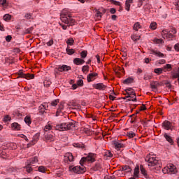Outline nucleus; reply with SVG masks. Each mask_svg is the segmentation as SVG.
<instances>
[{
  "label": "nucleus",
  "mask_w": 179,
  "mask_h": 179,
  "mask_svg": "<svg viewBox=\"0 0 179 179\" xmlns=\"http://www.w3.org/2000/svg\"><path fill=\"white\" fill-rule=\"evenodd\" d=\"M134 177L139 178V165H136L134 171Z\"/></svg>",
  "instance_id": "cd10ccee"
},
{
  "label": "nucleus",
  "mask_w": 179,
  "mask_h": 179,
  "mask_svg": "<svg viewBox=\"0 0 179 179\" xmlns=\"http://www.w3.org/2000/svg\"><path fill=\"white\" fill-rule=\"evenodd\" d=\"M173 69V67L171 66V64H166L165 66H164V69H169L168 71H171V69Z\"/></svg>",
  "instance_id": "4d7b16f0"
},
{
  "label": "nucleus",
  "mask_w": 179,
  "mask_h": 179,
  "mask_svg": "<svg viewBox=\"0 0 179 179\" xmlns=\"http://www.w3.org/2000/svg\"><path fill=\"white\" fill-rule=\"evenodd\" d=\"M77 86H83V80H78L77 81Z\"/></svg>",
  "instance_id": "e2e57ef3"
},
{
  "label": "nucleus",
  "mask_w": 179,
  "mask_h": 179,
  "mask_svg": "<svg viewBox=\"0 0 179 179\" xmlns=\"http://www.w3.org/2000/svg\"><path fill=\"white\" fill-rule=\"evenodd\" d=\"M58 103H59V99H55V101L51 102V106L55 107V106H57Z\"/></svg>",
  "instance_id": "6e6d98bb"
},
{
  "label": "nucleus",
  "mask_w": 179,
  "mask_h": 179,
  "mask_svg": "<svg viewBox=\"0 0 179 179\" xmlns=\"http://www.w3.org/2000/svg\"><path fill=\"white\" fill-rule=\"evenodd\" d=\"M150 54L156 55V57H159V58H163L164 57V54L162 53V52L153 49L150 50Z\"/></svg>",
  "instance_id": "2eb2a0df"
},
{
  "label": "nucleus",
  "mask_w": 179,
  "mask_h": 179,
  "mask_svg": "<svg viewBox=\"0 0 179 179\" xmlns=\"http://www.w3.org/2000/svg\"><path fill=\"white\" fill-rule=\"evenodd\" d=\"M150 29H151V30H156L157 29V23H156V22H151Z\"/></svg>",
  "instance_id": "473e14b6"
},
{
  "label": "nucleus",
  "mask_w": 179,
  "mask_h": 179,
  "mask_svg": "<svg viewBox=\"0 0 179 179\" xmlns=\"http://www.w3.org/2000/svg\"><path fill=\"white\" fill-rule=\"evenodd\" d=\"M152 41L155 44H163L164 43V41H163V39H159L157 38H155Z\"/></svg>",
  "instance_id": "7c9ffc66"
},
{
  "label": "nucleus",
  "mask_w": 179,
  "mask_h": 179,
  "mask_svg": "<svg viewBox=\"0 0 179 179\" xmlns=\"http://www.w3.org/2000/svg\"><path fill=\"white\" fill-rule=\"evenodd\" d=\"M114 145L115 149H117V150H120V149L121 148H122V146H124V145L118 141H115L114 142Z\"/></svg>",
  "instance_id": "c756f323"
},
{
  "label": "nucleus",
  "mask_w": 179,
  "mask_h": 179,
  "mask_svg": "<svg viewBox=\"0 0 179 179\" xmlns=\"http://www.w3.org/2000/svg\"><path fill=\"white\" fill-rule=\"evenodd\" d=\"M127 136L128 138H135V136H136V134L134 131H129L127 132Z\"/></svg>",
  "instance_id": "79ce46f5"
},
{
  "label": "nucleus",
  "mask_w": 179,
  "mask_h": 179,
  "mask_svg": "<svg viewBox=\"0 0 179 179\" xmlns=\"http://www.w3.org/2000/svg\"><path fill=\"white\" fill-rule=\"evenodd\" d=\"M128 101H136V96L134 97H127Z\"/></svg>",
  "instance_id": "680f3d73"
},
{
  "label": "nucleus",
  "mask_w": 179,
  "mask_h": 179,
  "mask_svg": "<svg viewBox=\"0 0 179 179\" xmlns=\"http://www.w3.org/2000/svg\"><path fill=\"white\" fill-rule=\"evenodd\" d=\"M145 110H146V106L143 104V105L140 107L139 111H145Z\"/></svg>",
  "instance_id": "69168bd1"
},
{
  "label": "nucleus",
  "mask_w": 179,
  "mask_h": 179,
  "mask_svg": "<svg viewBox=\"0 0 179 179\" xmlns=\"http://www.w3.org/2000/svg\"><path fill=\"white\" fill-rule=\"evenodd\" d=\"M122 170L125 172V173H131V168L129 167V166H124L122 168Z\"/></svg>",
  "instance_id": "58836bf2"
},
{
  "label": "nucleus",
  "mask_w": 179,
  "mask_h": 179,
  "mask_svg": "<svg viewBox=\"0 0 179 179\" xmlns=\"http://www.w3.org/2000/svg\"><path fill=\"white\" fill-rule=\"evenodd\" d=\"M96 16L98 19H101V17L103 16V13L100 12L99 10H98L96 12Z\"/></svg>",
  "instance_id": "bf43d9fd"
},
{
  "label": "nucleus",
  "mask_w": 179,
  "mask_h": 179,
  "mask_svg": "<svg viewBox=\"0 0 179 179\" xmlns=\"http://www.w3.org/2000/svg\"><path fill=\"white\" fill-rule=\"evenodd\" d=\"M36 163H38V158H37V157H34L31 158L29 159V162H28L29 166H31L33 164H36Z\"/></svg>",
  "instance_id": "b1692460"
},
{
  "label": "nucleus",
  "mask_w": 179,
  "mask_h": 179,
  "mask_svg": "<svg viewBox=\"0 0 179 179\" xmlns=\"http://www.w3.org/2000/svg\"><path fill=\"white\" fill-rule=\"evenodd\" d=\"M74 160L73 155L71 152H66L64 156V163H67V164L72 163Z\"/></svg>",
  "instance_id": "423d86ee"
},
{
  "label": "nucleus",
  "mask_w": 179,
  "mask_h": 179,
  "mask_svg": "<svg viewBox=\"0 0 179 179\" xmlns=\"http://www.w3.org/2000/svg\"><path fill=\"white\" fill-rule=\"evenodd\" d=\"M105 156H106V157H113V153L109 150H106L105 152Z\"/></svg>",
  "instance_id": "603ef678"
},
{
  "label": "nucleus",
  "mask_w": 179,
  "mask_h": 179,
  "mask_svg": "<svg viewBox=\"0 0 179 179\" xmlns=\"http://www.w3.org/2000/svg\"><path fill=\"white\" fill-rule=\"evenodd\" d=\"M162 128H164V129H166V131H169V129H173V123H171L169 120H165L162 123Z\"/></svg>",
  "instance_id": "1a4fd4ad"
},
{
  "label": "nucleus",
  "mask_w": 179,
  "mask_h": 179,
  "mask_svg": "<svg viewBox=\"0 0 179 179\" xmlns=\"http://www.w3.org/2000/svg\"><path fill=\"white\" fill-rule=\"evenodd\" d=\"M133 81H134V79L129 78L125 79L123 81V83H124V85H129V83H132Z\"/></svg>",
  "instance_id": "c9c22d12"
},
{
  "label": "nucleus",
  "mask_w": 179,
  "mask_h": 179,
  "mask_svg": "<svg viewBox=\"0 0 179 179\" xmlns=\"http://www.w3.org/2000/svg\"><path fill=\"white\" fill-rule=\"evenodd\" d=\"M48 108V103H43L38 107L39 113H41V114H44L45 113V110Z\"/></svg>",
  "instance_id": "4468645a"
},
{
  "label": "nucleus",
  "mask_w": 179,
  "mask_h": 179,
  "mask_svg": "<svg viewBox=\"0 0 179 179\" xmlns=\"http://www.w3.org/2000/svg\"><path fill=\"white\" fill-rule=\"evenodd\" d=\"M110 2L116 6H121V2L115 1V0H110Z\"/></svg>",
  "instance_id": "c03bdc74"
},
{
  "label": "nucleus",
  "mask_w": 179,
  "mask_h": 179,
  "mask_svg": "<svg viewBox=\"0 0 179 179\" xmlns=\"http://www.w3.org/2000/svg\"><path fill=\"white\" fill-rule=\"evenodd\" d=\"M24 122L27 125H30V124H31V117H30V116H26L24 117Z\"/></svg>",
  "instance_id": "72a5a7b5"
},
{
  "label": "nucleus",
  "mask_w": 179,
  "mask_h": 179,
  "mask_svg": "<svg viewBox=\"0 0 179 179\" xmlns=\"http://www.w3.org/2000/svg\"><path fill=\"white\" fill-rule=\"evenodd\" d=\"M162 173L164 174H176L177 173V168L176 166L169 164L162 169Z\"/></svg>",
  "instance_id": "20e7f679"
},
{
  "label": "nucleus",
  "mask_w": 179,
  "mask_h": 179,
  "mask_svg": "<svg viewBox=\"0 0 179 179\" xmlns=\"http://www.w3.org/2000/svg\"><path fill=\"white\" fill-rule=\"evenodd\" d=\"M164 138L166 139L167 142H169V143H173V138H171V136L164 134Z\"/></svg>",
  "instance_id": "4c0bfd02"
},
{
  "label": "nucleus",
  "mask_w": 179,
  "mask_h": 179,
  "mask_svg": "<svg viewBox=\"0 0 179 179\" xmlns=\"http://www.w3.org/2000/svg\"><path fill=\"white\" fill-rule=\"evenodd\" d=\"M150 87L152 89V90H156L159 86H160V83L157 81H152L150 84Z\"/></svg>",
  "instance_id": "a211bd4d"
},
{
  "label": "nucleus",
  "mask_w": 179,
  "mask_h": 179,
  "mask_svg": "<svg viewBox=\"0 0 179 179\" xmlns=\"http://www.w3.org/2000/svg\"><path fill=\"white\" fill-rule=\"evenodd\" d=\"M8 1L6 0H0V6L3 8V9H6L8 6Z\"/></svg>",
  "instance_id": "bb28decb"
},
{
  "label": "nucleus",
  "mask_w": 179,
  "mask_h": 179,
  "mask_svg": "<svg viewBox=\"0 0 179 179\" xmlns=\"http://www.w3.org/2000/svg\"><path fill=\"white\" fill-rule=\"evenodd\" d=\"M33 30H34V27H31L22 31V34H23V36H25V34H31V33L33 32Z\"/></svg>",
  "instance_id": "5701e85b"
},
{
  "label": "nucleus",
  "mask_w": 179,
  "mask_h": 179,
  "mask_svg": "<svg viewBox=\"0 0 179 179\" xmlns=\"http://www.w3.org/2000/svg\"><path fill=\"white\" fill-rule=\"evenodd\" d=\"M58 71L59 72L71 71V66H69L68 65L63 64L62 66H59Z\"/></svg>",
  "instance_id": "f3484780"
},
{
  "label": "nucleus",
  "mask_w": 179,
  "mask_h": 179,
  "mask_svg": "<svg viewBox=\"0 0 179 179\" xmlns=\"http://www.w3.org/2000/svg\"><path fill=\"white\" fill-rule=\"evenodd\" d=\"M155 73H157V75H160L163 73V69L157 68L154 70Z\"/></svg>",
  "instance_id": "37998d69"
},
{
  "label": "nucleus",
  "mask_w": 179,
  "mask_h": 179,
  "mask_svg": "<svg viewBox=\"0 0 179 179\" xmlns=\"http://www.w3.org/2000/svg\"><path fill=\"white\" fill-rule=\"evenodd\" d=\"M131 38L133 41H138L141 39V36L134 34L131 36Z\"/></svg>",
  "instance_id": "2f4dec72"
},
{
  "label": "nucleus",
  "mask_w": 179,
  "mask_h": 179,
  "mask_svg": "<svg viewBox=\"0 0 179 179\" xmlns=\"http://www.w3.org/2000/svg\"><path fill=\"white\" fill-rule=\"evenodd\" d=\"M96 155L94 153L90 152L85 158L87 163H94L96 162Z\"/></svg>",
  "instance_id": "6e6552de"
},
{
  "label": "nucleus",
  "mask_w": 179,
  "mask_h": 179,
  "mask_svg": "<svg viewBox=\"0 0 179 179\" xmlns=\"http://www.w3.org/2000/svg\"><path fill=\"white\" fill-rule=\"evenodd\" d=\"M82 71L83 73H87V71H89V66H83Z\"/></svg>",
  "instance_id": "3c124183"
},
{
  "label": "nucleus",
  "mask_w": 179,
  "mask_h": 179,
  "mask_svg": "<svg viewBox=\"0 0 179 179\" xmlns=\"http://www.w3.org/2000/svg\"><path fill=\"white\" fill-rule=\"evenodd\" d=\"M60 19L65 24H69V26H73L75 24V20L72 18V15L66 10H63L60 14Z\"/></svg>",
  "instance_id": "f257e3e1"
},
{
  "label": "nucleus",
  "mask_w": 179,
  "mask_h": 179,
  "mask_svg": "<svg viewBox=\"0 0 179 179\" xmlns=\"http://www.w3.org/2000/svg\"><path fill=\"white\" fill-rule=\"evenodd\" d=\"M66 51L68 55H73V54H75V50L69 49V48H67L66 49Z\"/></svg>",
  "instance_id": "f704fd0d"
},
{
  "label": "nucleus",
  "mask_w": 179,
  "mask_h": 179,
  "mask_svg": "<svg viewBox=\"0 0 179 179\" xmlns=\"http://www.w3.org/2000/svg\"><path fill=\"white\" fill-rule=\"evenodd\" d=\"M143 79H144V80H150V79H152V76L145 74L144 77H143Z\"/></svg>",
  "instance_id": "5fc2aeb1"
},
{
  "label": "nucleus",
  "mask_w": 179,
  "mask_h": 179,
  "mask_svg": "<svg viewBox=\"0 0 179 179\" xmlns=\"http://www.w3.org/2000/svg\"><path fill=\"white\" fill-rule=\"evenodd\" d=\"M134 0H126L125 2V9L127 10V12H129V9L131 8V3H133Z\"/></svg>",
  "instance_id": "393cba45"
},
{
  "label": "nucleus",
  "mask_w": 179,
  "mask_h": 179,
  "mask_svg": "<svg viewBox=\"0 0 179 179\" xmlns=\"http://www.w3.org/2000/svg\"><path fill=\"white\" fill-rule=\"evenodd\" d=\"M50 85H51V82H50V81H45L44 82L45 87H48V86H50Z\"/></svg>",
  "instance_id": "338daca9"
},
{
  "label": "nucleus",
  "mask_w": 179,
  "mask_h": 179,
  "mask_svg": "<svg viewBox=\"0 0 179 179\" xmlns=\"http://www.w3.org/2000/svg\"><path fill=\"white\" fill-rule=\"evenodd\" d=\"M176 33H177V30L175 28H171L170 30H162L161 34L163 38L169 40V38H173Z\"/></svg>",
  "instance_id": "7ed1b4c3"
},
{
  "label": "nucleus",
  "mask_w": 179,
  "mask_h": 179,
  "mask_svg": "<svg viewBox=\"0 0 179 179\" xmlns=\"http://www.w3.org/2000/svg\"><path fill=\"white\" fill-rule=\"evenodd\" d=\"M139 29H142V25L141 24V22H135V24L133 26V30H135V31H138Z\"/></svg>",
  "instance_id": "a878e982"
},
{
  "label": "nucleus",
  "mask_w": 179,
  "mask_h": 179,
  "mask_svg": "<svg viewBox=\"0 0 179 179\" xmlns=\"http://www.w3.org/2000/svg\"><path fill=\"white\" fill-rule=\"evenodd\" d=\"M38 171H40L41 173H45V171H47V169L45 168L44 166H41L38 167Z\"/></svg>",
  "instance_id": "49530a36"
},
{
  "label": "nucleus",
  "mask_w": 179,
  "mask_h": 179,
  "mask_svg": "<svg viewBox=\"0 0 179 179\" xmlns=\"http://www.w3.org/2000/svg\"><path fill=\"white\" fill-rule=\"evenodd\" d=\"M19 78H23L24 79H34V75L30 73L24 74L23 71H20L17 78L19 79Z\"/></svg>",
  "instance_id": "0eeeda50"
},
{
  "label": "nucleus",
  "mask_w": 179,
  "mask_h": 179,
  "mask_svg": "<svg viewBox=\"0 0 179 179\" xmlns=\"http://www.w3.org/2000/svg\"><path fill=\"white\" fill-rule=\"evenodd\" d=\"M3 20H5L6 22H8L9 20H10V19H12V15H9V14H6L3 17Z\"/></svg>",
  "instance_id": "ea45409f"
},
{
  "label": "nucleus",
  "mask_w": 179,
  "mask_h": 179,
  "mask_svg": "<svg viewBox=\"0 0 179 179\" xmlns=\"http://www.w3.org/2000/svg\"><path fill=\"white\" fill-rule=\"evenodd\" d=\"M56 131H66V123L58 124L55 126Z\"/></svg>",
  "instance_id": "ddd939ff"
},
{
  "label": "nucleus",
  "mask_w": 179,
  "mask_h": 179,
  "mask_svg": "<svg viewBox=\"0 0 179 179\" xmlns=\"http://www.w3.org/2000/svg\"><path fill=\"white\" fill-rule=\"evenodd\" d=\"M140 170H141V174H143L145 178H149V176L148 175V171H146V169H145V167H143V165H140Z\"/></svg>",
  "instance_id": "412c9836"
},
{
  "label": "nucleus",
  "mask_w": 179,
  "mask_h": 179,
  "mask_svg": "<svg viewBox=\"0 0 179 179\" xmlns=\"http://www.w3.org/2000/svg\"><path fill=\"white\" fill-rule=\"evenodd\" d=\"M68 106L74 110L75 108L79 107V103H76V101H71L69 102Z\"/></svg>",
  "instance_id": "aec40b11"
},
{
  "label": "nucleus",
  "mask_w": 179,
  "mask_h": 179,
  "mask_svg": "<svg viewBox=\"0 0 179 179\" xmlns=\"http://www.w3.org/2000/svg\"><path fill=\"white\" fill-rule=\"evenodd\" d=\"M93 88L96 89V90H104L105 89H107V85L103 83H97L93 85Z\"/></svg>",
  "instance_id": "9d476101"
},
{
  "label": "nucleus",
  "mask_w": 179,
  "mask_h": 179,
  "mask_svg": "<svg viewBox=\"0 0 179 179\" xmlns=\"http://www.w3.org/2000/svg\"><path fill=\"white\" fill-rule=\"evenodd\" d=\"M25 168L27 169V173H31V171H33V168H31V166H30V164H29Z\"/></svg>",
  "instance_id": "864d4df0"
},
{
  "label": "nucleus",
  "mask_w": 179,
  "mask_h": 179,
  "mask_svg": "<svg viewBox=\"0 0 179 179\" xmlns=\"http://www.w3.org/2000/svg\"><path fill=\"white\" fill-rule=\"evenodd\" d=\"M52 129V124L51 122H48V124L45 126L44 131L48 132V131H51Z\"/></svg>",
  "instance_id": "c85d7f7f"
},
{
  "label": "nucleus",
  "mask_w": 179,
  "mask_h": 179,
  "mask_svg": "<svg viewBox=\"0 0 179 179\" xmlns=\"http://www.w3.org/2000/svg\"><path fill=\"white\" fill-rule=\"evenodd\" d=\"M10 120H12V117H10L9 115H6V116H4L3 121L4 122H8V121H10Z\"/></svg>",
  "instance_id": "de8ad7c7"
},
{
  "label": "nucleus",
  "mask_w": 179,
  "mask_h": 179,
  "mask_svg": "<svg viewBox=\"0 0 179 179\" xmlns=\"http://www.w3.org/2000/svg\"><path fill=\"white\" fill-rule=\"evenodd\" d=\"M86 162H87V159L86 157H83L81 159V160L80 161V164L81 166H83V164H85V163H86Z\"/></svg>",
  "instance_id": "13d9d810"
},
{
  "label": "nucleus",
  "mask_w": 179,
  "mask_h": 179,
  "mask_svg": "<svg viewBox=\"0 0 179 179\" xmlns=\"http://www.w3.org/2000/svg\"><path fill=\"white\" fill-rule=\"evenodd\" d=\"M75 127V124L73 123L70 122V123H66V131L68 129H72Z\"/></svg>",
  "instance_id": "e433bc0d"
},
{
  "label": "nucleus",
  "mask_w": 179,
  "mask_h": 179,
  "mask_svg": "<svg viewBox=\"0 0 179 179\" xmlns=\"http://www.w3.org/2000/svg\"><path fill=\"white\" fill-rule=\"evenodd\" d=\"M60 24V26L62 27V29H63V30H66V29H68V27H69V26H71V25H65V24Z\"/></svg>",
  "instance_id": "0e129e2a"
},
{
  "label": "nucleus",
  "mask_w": 179,
  "mask_h": 179,
  "mask_svg": "<svg viewBox=\"0 0 179 179\" xmlns=\"http://www.w3.org/2000/svg\"><path fill=\"white\" fill-rule=\"evenodd\" d=\"M80 57L83 59L86 58V57H87V51L86 50H83L80 52Z\"/></svg>",
  "instance_id": "a18cd8bd"
},
{
  "label": "nucleus",
  "mask_w": 179,
  "mask_h": 179,
  "mask_svg": "<svg viewBox=\"0 0 179 179\" xmlns=\"http://www.w3.org/2000/svg\"><path fill=\"white\" fill-rule=\"evenodd\" d=\"M73 64H75V65H83V64H85V59L80 58H75L73 59Z\"/></svg>",
  "instance_id": "6ab92c4d"
},
{
  "label": "nucleus",
  "mask_w": 179,
  "mask_h": 179,
  "mask_svg": "<svg viewBox=\"0 0 179 179\" xmlns=\"http://www.w3.org/2000/svg\"><path fill=\"white\" fill-rule=\"evenodd\" d=\"M39 138H40V135L38 134H36L35 136H34V138L31 141V143L27 144V148H30V146H33V145H36V143H37V142L38 141Z\"/></svg>",
  "instance_id": "f8f14e48"
},
{
  "label": "nucleus",
  "mask_w": 179,
  "mask_h": 179,
  "mask_svg": "<svg viewBox=\"0 0 179 179\" xmlns=\"http://www.w3.org/2000/svg\"><path fill=\"white\" fill-rule=\"evenodd\" d=\"M127 97H136V94H135V92L130 91L129 92H127Z\"/></svg>",
  "instance_id": "a19ab883"
},
{
  "label": "nucleus",
  "mask_w": 179,
  "mask_h": 179,
  "mask_svg": "<svg viewBox=\"0 0 179 179\" xmlns=\"http://www.w3.org/2000/svg\"><path fill=\"white\" fill-rule=\"evenodd\" d=\"M145 162H148L149 167H155L159 164V159L156 158V155L149 154L145 157Z\"/></svg>",
  "instance_id": "f03ea898"
},
{
  "label": "nucleus",
  "mask_w": 179,
  "mask_h": 179,
  "mask_svg": "<svg viewBox=\"0 0 179 179\" xmlns=\"http://www.w3.org/2000/svg\"><path fill=\"white\" fill-rule=\"evenodd\" d=\"M45 142H54L55 141V137L52 134H46L43 139Z\"/></svg>",
  "instance_id": "dca6fc26"
},
{
  "label": "nucleus",
  "mask_w": 179,
  "mask_h": 179,
  "mask_svg": "<svg viewBox=\"0 0 179 179\" xmlns=\"http://www.w3.org/2000/svg\"><path fill=\"white\" fill-rule=\"evenodd\" d=\"M174 49H175V50H176L178 52H179V43H176V44L174 45Z\"/></svg>",
  "instance_id": "774afa93"
},
{
  "label": "nucleus",
  "mask_w": 179,
  "mask_h": 179,
  "mask_svg": "<svg viewBox=\"0 0 179 179\" xmlns=\"http://www.w3.org/2000/svg\"><path fill=\"white\" fill-rule=\"evenodd\" d=\"M11 128L13 131H20L21 127L17 122L11 124Z\"/></svg>",
  "instance_id": "4be33fe9"
},
{
  "label": "nucleus",
  "mask_w": 179,
  "mask_h": 179,
  "mask_svg": "<svg viewBox=\"0 0 179 179\" xmlns=\"http://www.w3.org/2000/svg\"><path fill=\"white\" fill-rule=\"evenodd\" d=\"M24 17L27 20H29V19H31V17H33V14L27 13L25 14Z\"/></svg>",
  "instance_id": "8fccbe9b"
},
{
  "label": "nucleus",
  "mask_w": 179,
  "mask_h": 179,
  "mask_svg": "<svg viewBox=\"0 0 179 179\" xmlns=\"http://www.w3.org/2000/svg\"><path fill=\"white\" fill-rule=\"evenodd\" d=\"M6 41H7V43H10V41H12V36L8 35L6 37Z\"/></svg>",
  "instance_id": "052dcab7"
},
{
  "label": "nucleus",
  "mask_w": 179,
  "mask_h": 179,
  "mask_svg": "<svg viewBox=\"0 0 179 179\" xmlns=\"http://www.w3.org/2000/svg\"><path fill=\"white\" fill-rule=\"evenodd\" d=\"M68 45H73V43H75V41L73 38H69L66 41Z\"/></svg>",
  "instance_id": "09e8293b"
},
{
  "label": "nucleus",
  "mask_w": 179,
  "mask_h": 179,
  "mask_svg": "<svg viewBox=\"0 0 179 179\" xmlns=\"http://www.w3.org/2000/svg\"><path fill=\"white\" fill-rule=\"evenodd\" d=\"M97 76H98L97 73H90V74H88L87 77V82L88 83L93 82V80L96 79Z\"/></svg>",
  "instance_id": "9b49d317"
},
{
  "label": "nucleus",
  "mask_w": 179,
  "mask_h": 179,
  "mask_svg": "<svg viewBox=\"0 0 179 179\" xmlns=\"http://www.w3.org/2000/svg\"><path fill=\"white\" fill-rule=\"evenodd\" d=\"M71 171H73V173H77V174H83V173L86 172V167L84 166H76L73 168H69Z\"/></svg>",
  "instance_id": "39448f33"
}]
</instances>
